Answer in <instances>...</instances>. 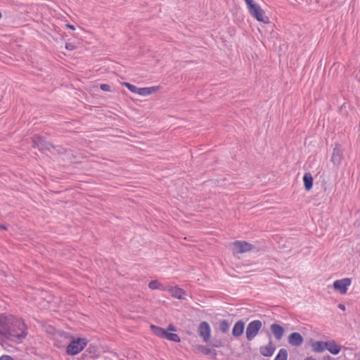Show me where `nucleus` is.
I'll list each match as a JSON object with an SVG mask.
<instances>
[{"label":"nucleus","mask_w":360,"mask_h":360,"mask_svg":"<svg viewBox=\"0 0 360 360\" xmlns=\"http://www.w3.org/2000/svg\"><path fill=\"white\" fill-rule=\"evenodd\" d=\"M27 326L24 321L13 315L0 314V340L22 342L27 335Z\"/></svg>","instance_id":"obj_1"},{"label":"nucleus","mask_w":360,"mask_h":360,"mask_svg":"<svg viewBox=\"0 0 360 360\" xmlns=\"http://www.w3.org/2000/svg\"><path fill=\"white\" fill-rule=\"evenodd\" d=\"M244 1L245 2L250 14L255 19L264 24H269L270 22L269 18L265 15V12L259 4L255 3L253 0H244Z\"/></svg>","instance_id":"obj_2"},{"label":"nucleus","mask_w":360,"mask_h":360,"mask_svg":"<svg viewBox=\"0 0 360 360\" xmlns=\"http://www.w3.org/2000/svg\"><path fill=\"white\" fill-rule=\"evenodd\" d=\"M88 340L84 338H72L66 347V353L75 356L82 352L88 344Z\"/></svg>","instance_id":"obj_3"},{"label":"nucleus","mask_w":360,"mask_h":360,"mask_svg":"<svg viewBox=\"0 0 360 360\" xmlns=\"http://www.w3.org/2000/svg\"><path fill=\"white\" fill-rule=\"evenodd\" d=\"M262 327L260 320H254L248 324L245 335L248 341L252 340L259 333Z\"/></svg>","instance_id":"obj_4"},{"label":"nucleus","mask_w":360,"mask_h":360,"mask_svg":"<svg viewBox=\"0 0 360 360\" xmlns=\"http://www.w3.org/2000/svg\"><path fill=\"white\" fill-rule=\"evenodd\" d=\"M32 146L37 148L39 150H50L51 148H56L51 143L45 140V138L37 134H34L32 138Z\"/></svg>","instance_id":"obj_5"},{"label":"nucleus","mask_w":360,"mask_h":360,"mask_svg":"<svg viewBox=\"0 0 360 360\" xmlns=\"http://www.w3.org/2000/svg\"><path fill=\"white\" fill-rule=\"evenodd\" d=\"M351 278H345L335 281L333 282V286L335 290L339 292L341 295H345L347 293L348 287L351 285Z\"/></svg>","instance_id":"obj_6"},{"label":"nucleus","mask_w":360,"mask_h":360,"mask_svg":"<svg viewBox=\"0 0 360 360\" xmlns=\"http://www.w3.org/2000/svg\"><path fill=\"white\" fill-rule=\"evenodd\" d=\"M343 153L344 150L341 145L338 143H335L331 157V161L335 165L339 166L342 163L344 159Z\"/></svg>","instance_id":"obj_7"},{"label":"nucleus","mask_w":360,"mask_h":360,"mask_svg":"<svg viewBox=\"0 0 360 360\" xmlns=\"http://www.w3.org/2000/svg\"><path fill=\"white\" fill-rule=\"evenodd\" d=\"M198 333L203 341L207 342L211 337V328L207 321H202L198 326Z\"/></svg>","instance_id":"obj_8"},{"label":"nucleus","mask_w":360,"mask_h":360,"mask_svg":"<svg viewBox=\"0 0 360 360\" xmlns=\"http://www.w3.org/2000/svg\"><path fill=\"white\" fill-rule=\"evenodd\" d=\"M234 250L237 253H243L250 251L253 248V245L246 241L236 240L233 243Z\"/></svg>","instance_id":"obj_9"},{"label":"nucleus","mask_w":360,"mask_h":360,"mask_svg":"<svg viewBox=\"0 0 360 360\" xmlns=\"http://www.w3.org/2000/svg\"><path fill=\"white\" fill-rule=\"evenodd\" d=\"M288 343L292 347H299L304 342V338L298 332H292L288 337Z\"/></svg>","instance_id":"obj_10"},{"label":"nucleus","mask_w":360,"mask_h":360,"mask_svg":"<svg viewBox=\"0 0 360 360\" xmlns=\"http://www.w3.org/2000/svg\"><path fill=\"white\" fill-rule=\"evenodd\" d=\"M259 349L261 355L265 357H270L274 354L276 350V346L270 339L266 345L261 346Z\"/></svg>","instance_id":"obj_11"},{"label":"nucleus","mask_w":360,"mask_h":360,"mask_svg":"<svg viewBox=\"0 0 360 360\" xmlns=\"http://www.w3.org/2000/svg\"><path fill=\"white\" fill-rule=\"evenodd\" d=\"M270 330L276 340H281L285 333L284 328L276 323L271 324Z\"/></svg>","instance_id":"obj_12"},{"label":"nucleus","mask_w":360,"mask_h":360,"mask_svg":"<svg viewBox=\"0 0 360 360\" xmlns=\"http://www.w3.org/2000/svg\"><path fill=\"white\" fill-rule=\"evenodd\" d=\"M245 323L243 320H239L236 321L232 328L231 335L235 338H238L240 337L245 330Z\"/></svg>","instance_id":"obj_13"},{"label":"nucleus","mask_w":360,"mask_h":360,"mask_svg":"<svg viewBox=\"0 0 360 360\" xmlns=\"http://www.w3.org/2000/svg\"><path fill=\"white\" fill-rule=\"evenodd\" d=\"M327 342V349L330 354L333 355H337L340 353L341 350V346L338 345L336 342L333 340L326 341Z\"/></svg>","instance_id":"obj_14"},{"label":"nucleus","mask_w":360,"mask_h":360,"mask_svg":"<svg viewBox=\"0 0 360 360\" xmlns=\"http://www.w3.org/2000/svg\"><path fill=\"white\" fill-rule=\"evenodd\" d=\"M169 292L171 295L176 299L183 300L185 299V295H186V292L182 288L179 287H172L169 289Z\"/></svg>","instance_id":"obj_15"},{"label":"nucleus","mask_w":360,"mask_h":360,"mask_svg":"<svg viewBox=\"0 0 360 360\" xmlns=\"http://www.w3.org/2000/svg\"><path fill=\"white\" fill-rule=\"evenodd\" d=\"M327 347V342L326 341H315L311 343V349L314 352L321 353L323 352L326 348Z\"/></svg>","instance_id":"obj_16"},{"label":"nucleus","mask_w":360,"mask_h":360,"mask_svg":"<svg viewBox=\"0 0 360 360\" xmlns=\"http://www.w3.org/2000/svg\"><path fill=\"white\" fill-rule=\"evenodd\" d=\"M303 182L304 189L307 191H309L312 188L314 184V179L311 173L307 172L304 174Z\"/></svg>","instance_id":"obj_17"},{"label":"nucleus","mask_w":360,"mask_h":360,"mask_svg":"<svg viewBox=\"0 0 360 360\" xmlns=\"http://www.w3.org/2000/svg\"><path fill=\"white\" fill-rule=\"evenodd\" d=\"M158 89L157 86H151V87H143V88H137V91L136 94H138L140 96H148L151 94L155 92Z\"/></svg>","instance_id":"obj_18"},{"label":"nucleus","mask_w":360,"mask_h":360,"mask_svg":"<svg viewBox=\"0 0 360 360\" xmlns=\"http://www.w3.org/2000/svg\"><path fill=\"white\" fill-rule=\"evenodd\" d=\"M163 338L167 339L174 342H179L181 339L176 333H170L165 330Z\"/></svg>","instance_id":"obj_19"},{"label":"nucleus","mask_w":360,"mask_h":360,"mask_svg":"<svg viewBox=\"0 0 360 360\" xmlns=\"http://www.w3.org/2000/svg\"><path fill=\"white\" fill-rule=\"evenodd\" d=\"M150 329L155 335H157L159 338H163L165 329L155 325H151Z\"/></svg>","instance_id":"obj_20"},{"label":"nucleus","mask_w":360,"mask_h":360,"mask_svg":"<svg viewBox=\"0 0 360 360\" xmlns=\"http://www.w3.org/2000/svg\"><path fill=\"white\" fill-rule=\"evenodd\" d=\"M288 350L285 348L281 349L274 360H288Z\"/></svg>","instance_id":"obj_21"},{"label":"nucleus","mask_w":360,"mask_h":360,"mask_svg":"<svg viewBox=\"0 0 360 360\" xmlns=\"http://www.w3.org/2000/svg\"><path fill=\"white\" fill-rule=\"evenodd\" d=\"M230 323L228 320L224 319L219 322V330L222 333H226L229 330Z\"/></svg>","instance_id":"obj_22"},{"label":"nucleus","mask_w":360,"mask_h":360,"mask_svg":"<svg viewBox=\"0 0 360 360\" xmlns=\"http://www.w3.org/2000/svg\"><path fill=\"white\" fill-rule=\"evenodd\" d=\"M198 351H200V352H202L204 354L209 355V354L213 353V354L214 355V357L217 356L216 350H214V349L212 350V349L207 347L205 345H199V346H198Z\"/></svg>","instance_id":"obj_23"},{"label":"nucleus","mask_w":360,"mask_h":360,"mask_svg":"<svg viewBox=\"0 0 360 360\" xmlns=\"http://www.w3.org/2000/svg\"><path fill=\"white\" fill-rule=\"evenodd\" d=\"M149 288L152 290H165V288L162 287V284L158 280H153L148 283Z\"/></svg>","instance_id":"obj_24"},{"label":"nucleus","mask_w":360,"mask_h":360,"mask_svg":"<svg viewBox=\"0 0 360 360\" xmlns=\"http://www.w3.org/2000/svg\"><path fill=\"white\" fill-rule=\"evenodd\" d=\"M97 352V347L93 345H90L85 350L84 355H87L86 354H90V357H93L96 354Z\"/></svg>","instance_id":"obj_25"},{"label":"nucleus","mask_w":360,"mask_h":360,"mask_svg":"<svg viewBox=\"0 0 360 360\" xmlns=\"http://www.w3.org/2000/svg\"><path fill=\"white\" fill-rule=\"evenodd\" d=\"M123 85L124 86H126L130 91H131L133 93H136L138 87L136 86L135 85L131 84L128 83V82H124Z\"/></svg>","instance_id":"obj_26"},{"label":"nucleus","mask_w":360,"mask_h":360,"mask_svg":"<svg viewBox=\"0 0 360 360\" xmlns=\"http://www.w3.org/2000/svg\"><path fill=\"white\" fill-rule=\"evenodd\" d=\"M100 88H101V89H102L104 91H111V86L107 84H102L101 85Z\"/></svg>","instance_id":"obj_27"},{"label":"nucleus","mask_w":360,"mask_h":360,"mask_svg":"<svg viewBox=\"0 0 360 360\" xmlns=\"http://www.w3.org/2000/svg\"><path fill=\"white\" fill-rule=\"evenodd\" d=\"M212 346L214 347H220L222 346V342L219 340H214L212 342Z\"/></svg>","instance_id":"obj_28"},{"label":"nucleus","mask_w":360,"mask_h":360,"mask_svg":"<svg viewBox=\"0 0 360 360\" xmlns=\"http://www.w3.org/2000/svg\"><path fill=\"white\" fill-rule=\"evenodd\" d=\"M0 360H14V359L10 355L4 354V355H2L1 356H0Z\"/></svg>","instance_id":"obj_29"},{"label":"nucleus","mask_w":360,"mask_h":360,"mask_svg":"<svg viewBox=\"0 0 360 360\" xmlns=\"http://www.w3.org/2000/svg\"><path fill=\"white\" fill-rule=\"evenodd\" d=\"M56 148L55 149H56V151L58 153H60V154H63L65 153V149L63 148H61L60 146H56Z\"/></svg>","instance_id":"obj_30"},{"label":"nucleus","mask_w":360,"mask_h":360,"mask_svg":"<svg viewBox=\"0 0 360 360\" xmlns=\"http://www.w3.org/2000/svg\"><path fill=\"white\" fill-rule=\"evenodd\" d=\"M166 330H167L168 332H169V331H176V327L173 324H169L168 326V328H167V329Z\"/></svg>","instance_id":"obj_31"},{"label":"nucleus","mask_w":360,"mask_h":360,"mask_svg":"<svg viewBox=\"0 0 360 360\" xmlns=\"http://www.w3.org/2000/svg\"><path fill=\"white\" fill-rule=\"evenodd\" d=\"M65 48L68 50L72 51L75 49V46L70 43H66Z\"/></svg>","instance_id":"obj_32"},{"label":"nucleus","mask_w":360,"mask_h":360,"mask_svg":"<svg viewBox=\"0 0 360 360\" xmlns=\"http://www.w3.org/2000/svg\"><path fill=\"white\" fill-rule=\"evenodd\" d=\"M323 360H334V359L332 358L330 355L326 354L323 356Z\"/></svg>","instance_id":"obj_33"},{"label":"nucleus","mask_w":360,"mask_h":360,"mask_svg":"<svg viewBox=\"0 0 360 360\" xmlns=\"http://www.w3.org/2000/svg\"><path fill=\"white\" fill-rule=\"evenodd\" d=\"M68 28L72 30H75V27L74 25H70V24H66L65 25Z\"/></svg>","instance_id":"obj_34"},{"label":"nucleus","mask_w":360,"mask_h":360,"mask_svg":"<svg viewBox=\"0 0 360 360\" xmlns=\"http://www.w3.org/2000/svg\"><path fill=\"white\" fill-rule=\"evenodd\" d=\"M338 308L342 309V310H343V311L345 310V306L344 304H338Z\"/></svg>","instance_id":"obj_35"},{"label":"nucleus","mask_w":360,"mask_h":360,"mask_svg":"<svg viewBox=\"0 0 360 360\" xmlns=\"http://www.w3.org/2000/svg\"><path fill=\"white\" fill-rule=\"evenodd\" d=\"M0 229H1L3 230H7V226H6L4 224H0Z\"/></svg>","instance_id":"obj_36"},{"label":"nucleus","mask_w":360,"mask_h":360,"mask_svg":"<svg viewBox=\"0 0 360 360\" xmlns=\"http://www.w3.org/2000/svg\"><path fill=\"white\" fill-rule=\"evenodd\" d=\"M304 360H316V359L311 356L306 357Z\"/></svg>","instance_id":"obj_37"},{"label":"nucleus","mask_w":360,"mask_h":360,"mask_svg":"<svg viewBox=\"0 0 360 360\" xmlns=\"http://www.w3.org/2000/svg\"><path fill=\"white\" fill-rule=\"evenodd\" d=\"M2 18V13L0 11V19Z\"/></svg>","instance_id":"obj_38"}]
</instances>
